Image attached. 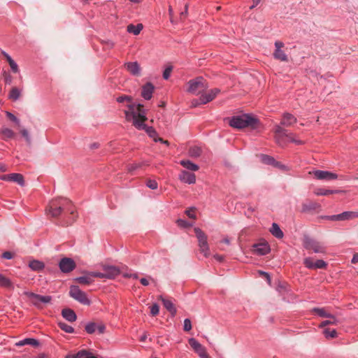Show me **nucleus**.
I'll list each match as a JSON object with an SVG mask.
<instances>
[{"mask_svg":"<svg viewBox=\"0 0 358 358\" xmlns=\"http://www.w3.org/2000/svg\"><path fill=\"white\" fill-rule=\"evenodd\" d=\"M124 113L127 122H131L138 129H144L155 141H159L158 134L154 127L145 124L148 120L147 112L142 103H130L127 105V110Z\"/></svg>","mask_w":358,"mask_h":358,"instance_id":"nucleus-1","label":"nucleus"},{"mask_svg":"<svg viewBox=\"0 0 358 358\" xmlns=\"http://www.w3.org/2000/svg\"><path fill=\"white\" fill-rule=\"evenodd\" d=\"M46 212L53 217L62 218L63 224H73L76 220L78 214L76 208L69 199L57 198L50 201L46 208Z\"/></svg>","mask_w":358,"mask_h":358,"instance_id":"nucleus-2","label":"nucleus"},{"mask_svg":"<svg viewBox=\"0 0 358 358\" xmlns=\"http://www.w3.org/2000/svg\"><path fill=\"white\" fill-rule=\"evenodd\" d=\"M274 131L275 141L280 147H285L286 145L287 141H285V138H287L288 141L294 143L296 145H303V143H304L303 141L295 138V134L288 133L286 129L282 128L281 126H275Z\"/></svg>","mask_w":358,"mask_h":358,"instance_id":"nucleus-3","label":"nucleus"},{"mask_svg":"<svg viewBox=\"0 0 358 358\" xmlns=\"http://www.w3.org/2000/svg\"><path fill=\"white\" fill-rule=\"evenodd\" d=\"M258 122L256 117L249 114H242L238 116H233L229 120V124L235 129H243L246 127H255Z\"/></svg>","mask_w":358,"mask_h":358,"instance_id":"nucleus-4","label":"nucleus"},{"mask_svg":"<svg viewBox=\"0 0 358 358\" xmlns=\"http://www.w3.org/2000/svg\"><path fill=\"white\" fill-rule=\"evenodd\" d=\"M187 85V92L194 94H201V92L208 87V82L203 77H196L194 79L189 80Z\"/></svg>","mask_w":358,"mask_h":358,"instance_id":"nucleus-5","label":"nucleus"},{"mask_svg":"<svg viewBox=\"0 0 358 358\" xmlns=\"http://www.w3.org/2000/svg\"><path fill=\"white\" fill-rule=\"evenodd\" d=\"M69 294L71 298L75 299L83 305L89 306L91 303V301L88 299L85 292L82 291L77 285L70 286Z\"/></svg>","mask_w":358,"mask_h":358,"instance_id":"nucleus-6","label":"nucleus"},{"mask_svg":"<svg viewBox=\"0 0 358 358\" xmlns=\"http://www.w3.org/2000/svg\"><path fill=\"white\" fill-rule=\"evenodd\" d=\"M194 231L199 241V247L200 248L201 252H202L205 257H209L210 253L207 236L205 235L203 231L200 228H194Z\"/></svg>","mask_w":358,"mask_h":358,"instance_id":"nucleus-7","label":"nucleus"},{"mask_svg":"<svg viewBox=\"0 0 358 358\" xmlns=\"http://www.w3.org/2000/svg\"><path fill=\"white\" fill-rule=\"evenodd\" d=\"M303 245L306 250H313L315 252H326V247L322 243L312 239L308 236H304Z\"/></svg>","mask_w":358,"mask_h":358,"instance_id":"nucleus-8","label":"nucleus"},{"mask_svg":"<svg viewBox=\"0 0 358 358\" xmlns=\"http://www.w3.org/2000/svg\"><path fill=\"white\" fill-rule=\"evenodd\" d=\"M24 294L28 298L31 299V302L36 307H40L41 303H50L52 300L51 296L39 295V294H35L33 292H25Z\"/></svg>","mask_w":358,"mask_h":358,"instance_id":"nucleus-9","label":"nucleus"},{"mask_svg":"<svg viewBox=\"0 0 358 358\" xmlns=\"http://www.w3.org/2000/svg\"><path fill=\"white\" fill-rule=\"evenodd\" d=\"M76 267V264L73 259L64 257L59 262V268L62 273H71Z\"/></svg>","mask_w":358,"mask_h":358,"instance_id":"nucleus-10","label":"nucleus"},{"mask_svg":"<svg viewBox=\"0 0 358 358\" xmlns=\"http://www.w3.org/2000/svg\"><path fill=\"white\" fill-rule=\"evenodd\" d=\"M358 217V212L345 211L337 215H331V216H325L324 219L330 220H353Z\"/></svg>","mask_w":358,"mask_h":358,"instance_id":"nucleus-11","label":"nucleus"},{"mask_svg":"<svg viewBox=\"0 0 358 358\" xmlns=\"http://www.w3.org/2000/svg\"><path fill=\"white\" fill-rule=\"evenodd\" d=\"M189 343L190 347L194 350V351L198 354V355L201 358H211L204 346H202L197 340L194 339V338H190L189 339Z\"/></svg>","mask_w":358,"mask_h":358,"instance_id":"nucleus-12","label":"nucleus"},{"mask_svg":"<svg viewBox=\"0 0 358 358\" xmlns=\"http://www.w3.org/2000/svg\"><path fill=\"white\" fill-rule=\"evenodd\" d=\"M285 45L283 42H281V41H276L275 42V50L273 52V56L275 59H279L282 62H287L288 61V57L285 52L282 50V48H283Z\"/></svg>","mask_w":358,"mask_h":358,"instance_id":"nucleus-13","label":"nucleus"},{"mask_svg":"<svg viewBox=\"0 0 358 358\" xmlns=\"http://www.w3.org/2000/svg\"><path fill=\"white\" fill-rule=\"evenodd\" d=\"M314 177L317 180H336L338 178V175L336 173L329 172V171H323V170H315L312 173Z\"/></svg>","mask_w":358,"mask_h":358,"instance_id":"nucleus-14","label":"nucleus"},{"mask_svg":"<svg viewBox=\"0 0 358 358\" xmlns=\"http://www.w3.org/2000/svg\"><path fill=\"white\" fill-rule=\"evenodd\" d=\"M303 264L308 268H326L327 266V263L325 261L317 260L313 262L310 257L304 259Z\"/></svg>","mask_w":358,"mask_h":358,"instance_id":"nucleus-15","label":"nucleus"},{"mask_svg":"<svg viewBox=\"0 0 358 358\" xmlns=\"http://www.w3.org/2000/svg\"><path fill=\"white\" fill-rule=\"evenodd\" d=\"M106 325L103 323H94V322H90L85 326V331L88 334H94L96 331L99 334L105 333Z\"/></svg>","mask_w":358,"mask_h":358,"instance_id":"nucleus-16","label":"nucleus"},{"mask_svg":"<svg viewBox=\"0 0 358 358\" xmlns=\"http://www.w3.org/2000/svg\"><path fill=\"white\" fill-rule=\"evenodd\" d=\"M219 92H220V90L219 88L211 89L207 92V93H203L202 92L200 96L201 103L202 104L210 103V101L215 99Z\"/></svg>","mask_w":358,"mask_h":358,"instance_id":"nucleus-17","label":"nucleus"},{"mask_svg":"<svg viewBox=\"0 0 358 358\" xmlns=\"http://www.w3.org/2000/svg\"><path fill=\"white\" fill-rule=\"evenodd\" d=\"M102 268L104 271V277L106 278H115L120 273V269L117 266L103 265Z\"/></svg>","mask_w":358,"mask_h":358,"instance_id":"nucleus-18","label":"nucleus"},{"mask_svg":"<svg viewBox=\"0 0 358 358\" xmlns=\"http://www.w3.org/2000/svg\"><path fill=\"white\" fill-rule=\"evenodd\" d=\"M321 206L317 202H315V201H306V202L302 203V213H310L314 212V210H320Z\"/></svg>","mask_w":358,"mask_h":358,"instance_id":"nucleus-19","label":"nucleus"},{"mask_svg":"<svg viewBox=\"0 0 358 358\" xmlns=\"http://www.w3.org/2000/svg\"><path fill=\"white\" fill-rule=\"evenodd\" d=\"M254 252L257 255H266L271 250V247L267 242H262L257 243V244H254Z\"/></svg>","mask_w":358,"mask_h":358,"instance_id":"nucleus-20","label":"nucleus"},{"mask_svg":"<svg viewBox=\"0 0 358 358\" xmlns=\"http://www.w3.org/2000/svg\"><path fill=\"white\" fill-rule=\"evenodd\" d=\"M179 180L181 182H186L187 184H195L196 176L194 173L188 172V171H181L179 174Z\"/></svg>","mask_w":358,"mask_h":358,"instance_id":"nucleus-21","label":"nucleus"},{"mask_svg":"<svg viewBox=\"0 0 358 358\" xmlns=\"http://www.w3.org/2000/svg\"><path fill=\"white\" fill-rule=\"evenodd\" d=\"M155 91V86L152 83L148 82L141 89V96L145 99H150L152 97L153 92Z\"/></svg>","mask_w":358,"mask_h":358,"instance_id":"nucleus-22","label":"nucleus"},{"mask_svg":"<svg viewBox=\"0 0 358 358\" xmlns=\"http://www.w3.org/2000/svg\"><path fill=\"white\" fill-rule=\"evenodd\" d=\"M296 120V117L294 116V115L290 114V113H284L280 125L281 127H282V125L285 127H290V125L295 124Z\"/></svg>","mask_w":358,"mask_h":358,"instance_id":"nucleus-23","label":"nucleus"},{"mask_svg":"<svg viewBox=\"0 0 358 358\" xmlns=\"http://www.w3.org/2000/svg\"><path fill=\"white\" fill-rule=\"evenodd\" d=\"M125 66L131 75H141V66L138 62H128L125 63Z\"/></svg>","mask_w":358,"mask_h":358,"instance_id":"nucleus-24","label":"nucleus"},{"mask_svg":"<svg viewBox=\"0 0 358 358\" xmlns=\"http://www.w3.org/2000/svg\"><path fill=\"white\" fill-rule=\"evenodd\" d=\"M62 315L69 322H75L77 320V315L74 310L70 308H65L62 310Z\"/></svg>","mask_w":358,"mask_h":358,"instance_id":"nucleus-25","label":"nucleus"},{"mask_svg":"<svg viewBox=\"0 0 358 358\" xmlns=\"http://www.w3.org/2000/svg\"><path fill=\"white\" fill-rule=\"evenodd\" d=\"M159 299H161L164 308L168 310L171 315H176L177 310L171 300H169V299L164 298L162 296H160Z\"/></svg>","mask_w":358,"mask_h":358,"instance_id":"nucleus-26","label":"nucleus"},{"mask_svg":"<svg viewBox=\"0 0 358 358\" xmlns=\"http://www.w3.org/2000/svg\"><path fill=\"white\" fill-rule=\"evenodd\" d=\"M15 345L17 347H22V345H33V347H38V345H40V342L38 340L34 339V338H25V339L17 342Z\"/></svg>","mask_w":358,"mask_h":358,"instance_id":"nucleus-27","label":"nucleus"},{"mask_svg":"<svg viewBox=\"0 0 358 358\" xmlns=\"http://www.w3.org/2000/svg\"><path fill=\"white\" fill-rule=\"evenodd\" d=\"M144 166H149V163L146 162V161H142L141 162H135L129 164L127 166V171L129 173H133V171L138 170V169H142Z\"/></svg>","mask_w":358,"mask_h":358,"instance_id":"nucleus-28","label":"nucleus"},{"mask_svg":"<svg viewBox=\"0 0 358 358\" xmlns=\"http://www.w3.org/2000/svg\"><path fill=\"white\" fill-rule=\"evenodd\" d=\"M0 287L11 289H14V285L10 279L3 274H0Z\"/></svg>","mask_w":358,"mask_h":358,"instance_id":"nucleus-29","label":"nucleus"},{"mask_svg":"<svg viewBox=\"0 0 358 358\" xmlns=\"http://www.w3.org/2000/svg\"><path fill=\"white\" fill-rule=\"evenodd\" d=\"M74 280L81 285H90L94 282L90 273L87 275H80V277L75 278Z\"/></svg>","mask_w":358,"mask_h":358,"instance_id":"nucleus-30","label":"nucleus"},{"mask_svg":"<svg viewBox=\"0 0 358 358\" xmlns=\"http://www.w3.org/2000/svg\"><path fill=\"white\" fill-rule=\"evenodd\" d=\"M270 231L275 238H282L284 236L282 231L277 223L272 224Z\"/></svg>","mask_w":358,"mask_h":358,"instance_id":"nucleus-31","label":"nucleus"},{"mask_svg":"<svg viewBox=\"0 0 358 358\" xmlns=\"http://www.w3.org/2000/svg\"><path fill=\"white\" fill-rule=\"evenodd\" d=\"M45 263L39 260H31L29 262V267L33 271H40L43 269Z\"/></svg>","mask_w":358,"mask_h":358,"instance_id":"nucleus-32","label":"nucleus"},{"mask_svg":"<svg viewBox=\"0 0 358 358\" xmlns=\"http://www.w3.org/2000/svg\"><path fill=\"white\" fill-rule=\"evenodd\" d=\"M143 29V26L142 24H137V25H134V24H129L127 26V31L129 33L134 34L136 36V34H139L141 31Z\"/></svg>","mask_w":358,"mask_h":358,"instance_id":"nucleus-33","label":"nucleus"},{"mask_svg":"<svg viewBox=\"0 0 358 358\" xmlns=\"http://www.w3.org/2000/svg\"><path fill=\"white\" fill-rule=\"evenodd\" d=\"M180 164L187 170L190 171H198L199 170V166L196 165V164L191 162L189 160H182L180 161Z\"/></svg>","mask_w":358,"mask_h":358,"instance_id":"nucleus-34","label":"nucleus"},{"mask_svg":"<svg viewBox=\"0 0 358 358\" xmlns=\"http://www.w3.org/2000/svg\"><path fill=\"white\" fill-rule=\"evenodd\" d=\"M10 180L12 182H16L20 185H24V180L22 174H19V173H12L10 174Z\"/></svg>","mask_w":358,"mask_h":358,"instance_id":"nucleus-35","label":"nucleus"},{"mask_svg":"<svg viewBox=\"0 0 358 358\" xmlns=\"http://www.w3.org/2000/svg\"><path fill=\"white\" fill-rule=\"evenodd\" d=\"M329 320L322 321L320 325L319 328H324L326 326H329V324H338V320L334 316V315L331 314V317H328Z\"/></svg>","mask_w":358,"mask_h":358,"instance_id":"nucleus-36","label":"nucleus"},{"mask_svg":"<svg viewBox=\"0 0 358 358\" xmlns=\"http://www.w3.org/2000/svg\"><path fill=\"white\" fill-rule=\"evenodd\" d=\"M21 91L17 87H13L8 94V98L12 101H17L20 97Z\"/></svg>","mask_w":358,"mask_h":358,"instance_id":"nucleus-37","label":"nucleus"},{"mask_svg":"<svg viewBox=\"0 0 358 358\" xmlns=\"http://www.w3.org/2000/svg\"><path fill=\"white\" fill-rule=\"evenodd\" d=\"M0 132L3 135L2 138L3 140H8V138H13L15 136L14 131L9 128H2Z\"/></svg>","mask_w":358,"mask_h":358,"instance_id":"nucleus-38","label":"nucleus"},{"mask_svg":"<svg viewBox=\"0 0 358 358\" xmlns=\"http://www.w3.org/2000/svg\"><path fill=\"white\" fill-rule=\"evenodd\" d=\"M260 159L264 164H271L273 166H275V159H274L273 157L269 156V155H261Z\"/></svg>","mask_w":358,"mask_h":358,"instance_id":"nucleus-39","label":"nucleus"},{"mask_svg":"<svg viewBox=\"0 0 358 358\" xmlns=\"http://www.w3.org/2000/svg\"><path fill=\"white\" fill-rule=\"evenodd\" d=\"M323 334L327 338H337L338 333L335 329L325 328L323 330Z\"/></svg>","mask_w":358,"mask_h":358,"instance_id":"nucleus-40","label":"nucleus"},{"mask_svg":"<svg viewBox=\"0 0 358 358\" xmlns=\"http://www.w3.org/2000/svg\"><path fill=\"white\" fill-rule=\"evenodd\" d=\"M337 192H339V191L338 190H327V189H323V188L316 189L314 191V194H317V196H328V194H337Z\"/></svg>","mask_w":358,"mask_h":358,"instance_id":"nucleus-41","label":"nucleus"},{"mask_svg":"<svg viewBox=\"0 0 358 358\" xmlns=\"http://www.w3.org/2000/svg\"><path fill=\"white\" fill-rule=\"evenodd\" d=\"M202 154V149L198 146L190 147L189 149V155L192 157H198Z\"/></svg>","mask_w":358,"mask_h":358,"instance_id":"nucleus-42","label":"nucleus"},{"mask_svg":"<svg viewBox=\"0 0 358 358\" xmlns=\"http://www.w3.org/2000/svg\"><path fill=\"white\" fill-rule=\"evenodd\" d=\"M312 312L315 313V314L322 317H332V314L328 313L324 308H313Z\"/></svg>","mask_w":358,"mask_h":358,"instance_id":"nucleus-43","label":"nucleus"},{"mask_svg":"<svg viewBox=\"0 0 358 358\" xmlns=\"http://www.w3.org/2000/svg\"><path fill=\"white\" fill-rule=\"evenodd\" d=\"M78 358H99L94 355L92 352L87 351V350H80L78 351Z\"/></svg>","mask_w":358,"mask_h":358,"instance_id":"nucleus-44","label":"nucleus"},{"mask_svg":"<svg viewBox=\"0 0 358 358\" xmlns=\"http://www.w3.org/2000/svg\"><path fill=\"white\" fill-rule=\"evenodd\" d=\"M58 326L61 329H62V331H66V333H74V328H73L72 326L64 323V322H59Z\"/></svg>","mask_w":358,"mask_h":358,"instance_id":"nucleus-45","label":"nucleus"},{"mask_svg":"<svg viewBox=\"0 0 358 358\" xmlns=\"http://www.w3.org/2000/svg\"><path fill=\"white\" fill-rule=\"evenodd\" d=\"M2 78L7 85H10L13 83V76L7 71H3Z\"/></svg>","mask_w":358,"mask_h":358,"instance_id":"nucleus-46","label":"nucleus"},{"mask_svg":"<svg viewBox=\"0 0 358 358\" xmlns=\"http://www.w3.org/2000/svg\"><path fill=\"white\" fill-rule=\"evenodd\" d=\"M116 101L118 103H124V101H127L129 103V104H130L132 103V96L128 95L119 96L117 97Z\"/></svg>","mask_w":358,"mask_h":358,"instance_id":"nucleus-47","label":"nucleus"},{"mask_svg":"<svg viewBox=\"0 0 358 358\" xmlns=\"http://www.w3.org/2000/svg\"><path fill=\"white\" fill-rule=\"evenodd\" d=\"M20 133H21L22 136H23V138H24V139L27 142V143L29 145H30V143H31V137H30L27 129H22V130L20 131Z\"/></svg>","mask_w":358,"mask_h":358,"instance_id":"nucleus-48","label":"nucleus"},{"mask_svg":"<svg viewBox=\"0 0 358 358\" xmlns=\"http://www.w3.org/2000/svg\"><path fill=\"white\" fill-rule=\"evenodd\" d=\"M172 71H173L172 66H168V67L164 69V70L163 71V77H164V80H169Z\"/></svg>","mask_w":358,"mask_h":358,"instance_id":"nucleus-49","label":"nucleus"},{"mask_svg":"<svg viewBox=\"0 0 358 358\" xmlns=\"http://www.w3.org/2000/svg\"><path fill=\"white\" fill-rule=\"evenodd\" d=\"M6 116H7V117H8L9 120H12V122H15V124H17V125H20V120L18 119V117L15 116V115L13 114V113L7 112Z\"/></svg>","mask_w":358,"mask_h":358,"instance_id":"nucleus-50","label":"nucleus"},{"mask_svg":"<svg viewBox=\"0 0 358 358\" xmlns=\"http://www.w3.org/2000/svg\"><path fill=\"white\" fill-rule=\"evenodd\" d=\"M146 185H147V187H150V189H156L158 187V184H157V181H155V180H151V179L148 180V181L146 182Z\"/></svg>","mask_w":358,"mask_h":358,"instance_id":"nucleus-51","label":"nucleus"},{"mask_svg":"<svg viewBox=\"0 0 358 358\" xmlns=\"http://www.w3.org/2000/svg\"><path fill=\"white\" fill-rule=\"evenodd\" d=\"M159 306H158V304H156V303H155V304L152 305L150 307V314L152 315H157L159 314Z\"/></svg>","mask_w":358,"mask_h":358,"instance_id":"nucleus-52","label":"nucleus"},{"mask_svg":"<svg viewBox=\"0 0 358 358\" xmlns=\"http://www.w3.org/2000/svg\"><path fill=\"white\" fill-rule=\"evenodd\" d=\"M176 223L178 226L181 227H188L191 226V224H189V222L186 221V220L182 219H178L176 220Z\"/></svg>","mask_w":358,"mask_h":358,"instance_id":"nucleus-53","label":"nucleus"},{"mask_svg":"<svg viewBox=\"0 0 358 358\" xmlns=\"http://www.w3.org/2000/svg\"><path fill=\"white\" fill-rule=\"evenodd\" d=\"M192 328L191 320L189 318H186L184 320V331H188Z\"/></svg>","mask_w":358,"mask_h":358,"instance_id":"nucleus-54","label":"nucleus"},{"mask_svg":"<svg viewBox=\"0 0 358 358\" xmlns=\"http://www.w3.org/2000/svg\"><path fill=\"white\" fill-rule=\"evenodd\" d=\"M10 68L13 71V73H18L19 71V67L13 59H12L10 62Z\"/></svg>","mask_w":358,"mask_h":358,"instance_id":"nucleus-55","label":"nucleus"},{"mask_svg":"<svg viewBox=\"0 0 358 358\" xmlns=\"http://www.w3.org/2000/svg\"><path fill=\"white\" fill-rule=\"evenodd\" d=\"M1 257H2L3 259H10L13 258L14 255L12 253V252L6 251V252H3V253L1 254Z\"/></svg>","mask_w":358,"mask_h":358,"instance_id":"nucleus-56","label":"nucleus"},{"mask_svg":"<svg viewBox=\"0 0 358 358\" xmlns=\"http://www.w3.org/2000/svg\"><path fill=\"white\" fill-rule=\"evenodd\" d=\"M90 275L94 278H105V271H103V272H91Z\"/></svg>","mask_w":358,"mask_h":358,"instance_id":"nucleus-57","label":"nucleus"},{"mask_svg":"<svg viewBox=\"0 0 358 358\" xmlns=\"http://www.w3.org/2000/svg\"><path fill=\"white\" fill-rule=\"evenodd\" d=\"M194 208H191L189 210H185V214L187 215L189 217H191L192 219H195L196 215L194 214Z\"/></svg>","mask_w":358,"mask_h":358,"instance_id":"nucleus-58","label":"nucleus"},{"mask_svg":"<svg viewBox=\"0 0 358 358\" xmlns=\"http://www.w3.org/2000/svg\"><path fill=\"white\" fill-rule=\"evenodd\" d=\"M275 168H278L280 170H287V167L285 165H283V164L279 162V161L275 160Z\"/></svg>","mask_w":358,"mask_h":358,"instance_id":"nucleus-59","label":"nucleus"},{"mask_svg":"<svg viewBox=\"0 0 358 358\" xmlns=\"http://www.w3.org/2000/svg\"><path fill=\"white\" fill-rule=\"evenodd\" d=\"M199 104H202V103H201V96L199 99H194L191 102L192 106H198Z\"/></svg>","mask_w":358,"mask_h":358,"instance_id":"nucleus-60","label":"nucleus"},{"mask_svg":"<svg viewBox=\"0 0 358 358\" xmlns=\"http://www.w3.org/2000/svg\"><path fill=\"white\" fill-rule=\"evenodd\" d=\"M351 262L352 264H356V262H358V253H355V255H352Z\"/></svg>","mask_w":358,"mask_h":358,"instance_id":"nucleus-61","label":"nucleus"},{"mask_svg":"<svg viewBox=\"0 0 358 358\" xmlns=\"http://www.w3.org/2000/svg\"><path fill=\"white\" fill-rule=\"evenodd\" d=\"M140 282L143 285H148V284H149V282H148V279H146V278H141L140 279Z\"/></svg>","mask_w":358,"mask_h":358,"instance_id":"nucleus-62","label":"nucleus"},{"mask_svg":"<svg viewBox=\"0 0 358 358\" xmlns=\"http://www.w3.org/2000/svg\"><path fill=\"white\" fill-rule=\"evenodd\" d=\"M0 178L3 180H10V174L2 175Z\"/></svg>","mask_w":358,"mask_h":358,"instance_id":"nucleus-63","label":"nucleus"},{"mask_svg":"<svg viewBox=\"0 0 358 358\" xmlns=\"http://www.w3.org/2000/svg\"><path fill=\"white\" fill-rule=\"evenodd\" d=\"M214 258L218 262H222L224 259V257L222 255H215Z\"/></svg>","mask_w":358,"mask_h":358,"instance_id":"nucleus-64","label":"nucleus"}]
</instances>
